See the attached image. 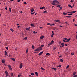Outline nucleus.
<instances>
[{
    "label": "nucleus",
    "instance_id": "nucleus-1",
    "mask_svg": "<svg viewBox=\"0 0 77 77\" xmlns=\"http://www.w3.org/2000/svg\"><path fill=\"white\" fill-rule=\"evenodd\" d=\"M7 66H8L9 68V69L10 70H12V69L11 68L12 67V66H11L10 65H8Z\"/></svg>",
    "mask_w": 77,
    "mask_h": 77
},
{
    "label": "nucleus",
    "instance_id": "nucleus-2",
    "mask_svg": "<svg viewBox=\"0 0 77 77\" xmlns=\"http://www.w3.org/2000/svg\"><path fill=\"white\" fill-rule=\"evenodd\" d=\"M5 73L6 74V76H8V75H9V74L8 73V72L7 71H5Z\"/></svg>",
    "mask_w": 77,
    "mask_h": 77
},
{
    "label": "nucleus",
    "instance_id": "nucleus-3",
    "mask_svg": "<svg viewBox=\"0 0 77 77\" xmlns=\"http://www.w3.org/2000/svg\"><path fill=\"white\" fill-rule=\"evenodd\" d=\"M23 67V64L22 63H20V69H21Z\"/></svg>",
    "mask_w": 77,
    "mask_h": 77
},
{
    "label": "nucleus",
    "instance_id": "nucleus-4",
    "mask_svg": "<svg viewBox=\"0 0 77 77\" xmlns=\"http://www.w3.org/2000/svg\"><path fill=\"white\" fill-rule=\"evenodd\" d=\"M53 2H55V3H56L57 4H59V2L57 0L53 1Z\"/></svg>",
    "mask_w": 77,
    "mask_h": 77
},
{
    "label": "nucleus",
    "instance_id": "nucleus-5",
    "mask_svg": "<svg viewBox=\"0 0 77 77\" xmlns=\"http://www.w3.org/2000/svg\"><path fill=\"white\" fill-rule=\"evenodd\" d=\"M38 51L42 50V48L41 47L38 48Z\"/></svg>",
    "mask_w": 77,
    "mask_h": 77
},
{
    "label": "nucleus",
    "instance_id": "nucleus-6",
    "mask_svg": "<svg viewBox=\"0 0 77 77\" xmlns=\"http://www.w3.org/2000/svg\"><path fill=\"white\" fill-rule=\"evenodd\" d=\"M43 53V51H42L41 52H40V53L38 54V55L39 56H41V55Z\"/></svg>",
    "mask_w": 77,
    "mask_h": 77
},
{
    "label": "nucleus",
    "instance_id": "nucleus-7",
    "mask_svg": "<svg viewBox=\"0 0 77 77\" xmlns=\"http://www.w3.org/2000/svg\"><path fill=\"white\" fill-rule=\"evenodd\" d=\"M46 8L45 7H44V6H43V7H41L40 8V9H45Z\"/></svg>",
    "mask_w": 77,
    "mask_h": 77
},
{
    "label": "nucleus",
    "instance_id": "nucleus-8",
    "mask_svg": "<svg viewBox=\"0 0 77 77\" xmlns=\"http://www.w3.org/2000/svg\"><path fill=\"white\" fill-rule=\"evenodd\" d=\"M54 21H55L57 23V22H58L59 23H60V20H55Z\"/></svg>",
    "mask_w": 77,
    "mask_h": 77
},
{
    "label": "nucleus",
    "instance_id": "nucleus-9",
    "mask_svg": "<svg viewBox=\"0 0 77 77\" xmlns=\"http://www.w3.org/2000/svg\"><path fill=\"white\" fill-rule=\"evenodd\" d=\"M31 11L32 13L33 12V11H34V9H33V8H32V9L30 10Z\"/></svg>",
    "mask_w": 77,
    "mask_h": 77
},
{
    "label": "nucleus",
    "instance_id": "nucleus-10",
    "mask_svg": "<svg viewBox=\"0 0 77 77\" xmlns=\"http://www.w3.org/2000/svg\"><path fill=\"white\" fill-rule=\"evenodd\" d=\"M10 59L12 60L13 61H15V59L14 58H11Z\"/></svg>",
    "mask_w": 77,
    "mask_h": 77
},
{
    "label": "nucleus",
    "instance_id": "nucleus-11",
    "mask_svg": "<svg viewBox=\"0 0 77 77\" xmlns=\"http://www.w3.org/2000/svg\"><path fill=\"white\" fill-rule=\"evenodd\" d=\"M30 25H31V26L35 27V25L34 24H33L32 23L30 24Z\"/></svg>",
    "mask_w": 77,
    "mask_h": 77
},
{
    "label": "nucleus",
    "instance_id": "nucleus-12",
    "mask_svg": "<svg viewBox=\"0 0 77 77\" xmlns=\"http://www.w3.org/2000/svg\"><path fill=\"white\" fill-rule=\"evenodd\" d=\"M35 75H36L37 76H38V74L37 72H35Z\"/></svg>",
    "mask_w": 77,
    "mask_h": 77
},
{
    "label": "nucleus",
    "instance_id": "nucleus-13",
    "mask_svg": "<svg viewBox=\"0 0 77 77\" xmlns=\"http://www.w3.org/2000/svg\"><path fill=\"white\" fill-rule=\"evenodd\" d=\"M5 55L7 56V51H5Z\"/></svg>",
    "mask_w": 77,
    "mask_h": 77
},
{
    "label": "nucleus",
    "instance_id": "nucleus-14",
    "mask_svg": "<svg viewBox=\"0 0 77 77\" xmlns=\"http://www.w3.org/2000/svg\"><path fill=\"white\" fill-rule=\"evenodd\" d=\"M52 69H54V70L55 71H56L57 70V69L56 68H53Z\"/></svg>",
    "mask_w": 77,
    "mask_h": 77
},
{
    "label": "nucleus",
    "instance_id": "nucleus-15",
    "mask_svg": "<svg viewBox=\"0 0 77 77\" xmlns=\"http://www.w3.org/2000/svg\"><path fill=\"white\" fill-rule=\"evenodd\" d=\"M64 43H62L61 44V45H62V47H64V45L63 44Z\"/></svg>",
    "mask_w": 77,
    "mask_h": 77
},
{
    "label": "nucleus",
    "instance_id": "nucleus-16",
    "mask_svg": "<svg viewBox=\"0 0 77 77\" xmlns=\"http://www.w3.org/2000/svg\"><path fill=\"white\" fill-rule=\"evenodd\" d=\"M44 38V36H42L40 38L42 40V39H43Z\"/></svg>",
    "mask_w": 77,
    "mask_h": 77
},
{
    "label": "nucleus",
    "instance_id": "nucleus-17",
    "mask_svg": "<svg viewBox=\"0 0 77 77\" xmlns=\"http://www.w3.org/2000/svg\"><path fill=\"white\" fill-rule=\"evenodd\" d=\"M38 51V48H36L35 50H34L35 51Z\"/></svg>",
    "mask_w": 77,
    "mask_h": 77
},
{
    "label": "nucleus",
    "instance_id": "nucleus-18",
    "mask_svg": "<svg viewBox=\"0 0 77 77\" xmlns=\"http://www.w3.org/2000/svg\"><path fill=\"white\" fill-rule=\"evenodd\" d=\"M68 6L69 7H70V8H72V6H71L70 5H68Z\"/></svg>",
    "mask_w": 77,
    "mask_h": 77
},
{
    "label": "nucleus",
    "instance_id": "nucleus-19",
    "mask_svg": "<svg viewBox=\"0 0 77 77\" xmlns=\"http://www.w3.org/2000/svg\"><path fill=\"white\" fill-rule=\"evenodd\" d=\"M60 61L61 62H63V60L61 59H60Z\"/></svg>",
    "mask_w": 77,
    "mask_h": 77
},
{
    "label": "nucleus",
    "instance_id": "nucleus-20",
    "mask_svg": "<svg viewBox=\"0 0 77 77\" xmlns=\"http://www.w3.org/2000/svg\"><path fill=\"white\" fill-rule=\"evenodd\" d=\"M55 2H52V4L54 5H56L55 4Z\"/></svg>",
    "mask_w": 77,
    "mask_h": 77
},
{
    "label": "nucleus",
    "instance_id": "nucleus-21",
    "mask_svg": "<svg viewBox=\"0 0 77 77\" xmlns=\"http://www.w3.org/2000/svg\"><path fill=\"white\" fill-rule=\"evenodd\" d=\"M26 30H28V31H30V29H29V28H26Z\"/></svg>",
    "mask_w": 77,
    "mask_h": 77
},
{
    "label": "nucleus",
    "instance_id": "nucleus-22",
    "mask_svg": "<svg viewBox=\"0 0 77 77\" xmlns=\"http://www.w3.org/2000/svg\"><path fill=\"white\" fill-rule=\"evenodd\" d=\"M54 35V33H52V34L51 35V37L53 38V35Z\"/></svg>",
    "mask_w": 77,
    "mask_h": 77
},
{
    "label": "nucleus",
    "instance_id": "nucleus-23",
    "mask_svg": "<svg viewBox=\"0 0 77 77\" xmlns=\"http://www.w3.org/2000/svg\"><path fill=\"white\" fill-rule=\"evenodd\" d=\"M11 76L12 77L14 75H13V73H11Z\"/></svg>",
    "mask_w": 77,
    "mask_h": 77
},
{
    "label": "nucleus",
    "instance_id": "nucleus-24",
    "mask_svg": "<svg viewBox=\"0 0 77 77\" xmlns=\"http://www.w3.org/2000/svg\"><path fill=\"white\" fill-rule=\"evenodd\" d=\"M69 67V65L67 66H66V69H67Z\"/></svg>",
    "mask_w": 77,
    "mask_h": 77
},
{
    "label": "nucleus",
    "instance_id": "nucleus-25",
    "mask_svg": "<svg viewBox=\"0 0 77 77\" xmlns=\"http://www.w3.org/2000/svg\"><path fill=\"white\" fill-rule=\"evenodd\" d=\"M54 42V41L53 40H52L51 42V45H52V44Z\"/></svg>",
    "mask_w": 77,
    "mask_h": 77
},
{
    "label": "nucleus",
    "instance_id": "nucleus-26",
    "mask_svg": "<svg viewBox=\"0 0 77 77\" xmlns=\"http://www.w3.org/2000/svg\"><path fill=\"white\" fill-rule=\"evenodd\" d=\"M2 63H5V61L4 60H2Z\"/></svg>",
    "mask_w": 77,
    "mask_h": 77
},
{
    "label": "nucleus",
    "instance_id": "nucleus-27",
    "mask_svg": "<svg viewBox=\"0 0 77 77\" xmlns=\"http://www.w3.org/2000/svg\"><path fill=\"white\" fill-rule=\"evenodd\" d=\"M57 67H59V68H61V65H59L58 66H57Z\"/></svg>",
    "mask_w": 77,
    "mask_h": 77
},
{
    "label": "nucleus",
    "instance_id": "nucleus-28",
    "mask_svg": "<svg viewBox=\"0 0 77 77\" xmlns=\"http://www.w3.org/2000/svg\"><path fill=\"white\" fill-rule=\"evenodd\" d=\"M63 14L64 15H66V14H67V13L63 12Z\"/></svg>",
    "mask_w": 77,
    "mask_h": 77
},
{
    "label": "nucleus",
    "instance_id": "nucleus-29",
    "mask_svg": "<svg viewBox=\"0 0 77 77\" xmlns=\"http://www.w3.org/2000/svg\"><path fill=\"white\" fill-rule=\"evenodd\" d=\"M47 24L48 25L50 26L51 24L50 23H47Z\"/></svg>",
    "mask_w": 77,
    "mask_h": 77
},
{
    "label": "nucleus",
    "instance_id": "nucleus-30",
    "mask_svg": "<svg viewBox=\"0 0 77 77\" xmlns=\"http://www.w3.org/2000/svg\"><path fill=\"white\" fill-rule=\"evenodd\" d=\"M66 17L67 18H70V17H71V16H66Z\"/></svg>",
    "mask_w": 77,
    "mask_h": 77
},
{
    "label": "nucleus",
    "instance_id": "nucleus-31",
    "mask_svg": "<svg viewBox=\"0 0 77 77\" xmlns=\"http://www.w3.org/2000/svg\"><path fill=\"white\" fill-rule=\"evenodd\" d=\"M9 11H10V12H11L12 11L11 10V8H9Z\"/></svg>",
    "mask_w": 77,
    "mask_h": 77
},
{
    "label": "nucleus",
    "instance_id": "nucleus-32",
    "mask_svg": "<svg viewBox=\"0 0 77 77\" xmlns=\"http://www.w3.org/2000/svg\"><path fill=\"white\" fill-rule=\"evenodd\" d=\"M73 75H75L76 74V72H73Z\"/></svg>",
    "mask_w": 77,
    "mask_h": 77
},
{
    "label": "nucleus",
    "instance_id": "nucleus-33",
    "mask_svg": "<svg viewBox=\"0 0 77 77\" xmlns=\"http://www.w3.org/2000/svg\"><path fill=\"white\" fill-rule=\"evenodd\" d=\"M10 30H11V31L12 32L14 31V30L12 29H10Z\"/></svg>",
    "mask_w": 77,
    "mask_h": 77
},
{
    "label": "nucleus",
    "instance_id": "nucleus-34",
    "mask_svg": "<svg viewBox=\"0 0 77 77\" xmlns=\"http://www.w3.org/2000/svg\"><path fill=\"white\" fill-rule=\"evenodd\" d=\"M76 12V11H72V13H75V12Z\"/></svg>",
    "mask_w": 77,
    "mask_h": 77
},
{
    "label": "nucleus",
    "instance_id": "nucleus-35",
    "mask_svg": "<svg viewBox=\"0 0 77 77\" xmlns=\"http://www.w3.org/2000/svg\"><path fill=\"white\" fill-rule=\"evenodd\" d=\"M43 12L44 13H47L48 12L47 11H45Z\"/></svg>",
    "mask_w": 77,
    "mask_h": 77
},
{
    "label": "nucleus",
    "instance_id": "nucleus-36",
    "mask_svg": "<svg viewBox=\"0 0 77 77\" xmlns=\"http://www.w3.org/2000/svg\"><path fill=\"white\" fill-rule=\"evenodd\" d=\"M44 46V45H41V48H43V47Z\"/></svg>",
    "mask_w": 77,
    "mask_h": 77
},
{
    "label": "nucleus",
    "instance_id": "nucleus-37",
    "mask_svg": "<svg viewBox=\"0 0 77 77\" xmlns=\"http://www.w3.org/2000/svg\"><path fill=\"white\" fill-rule=\"evenodd\" d=\"M22 75H18V77H21Z\"/></svg>",
    "mask_w": 77,
    "mask_h": 77
},
{
    "label": "nucleus",
    "instance_id": "nucleus-38",
    "mask_svg": "<svg viewBox=\"0 0 77 77\" xmlns=\"http://www.w3.org/2000/svg\"><path fill=\"white\" fill-rule=\"evenodd\" d=\"M52 45V44H51V43H49V44H48V46H50V45Z\"/></svg>",
    "mask_w": 77,
    "mask_h": 77
},
{
    "label": "nucleus",
    "instance_id": "nucleus-39",
    "mask_svg": "<svg viewBox=\"0 0 77 77\" xmlns=\"http://www.w3.org/2000/svg\"><path fill=\"white\" fill-rule=\"evenodd\" d=\"M61 6V5H58L57 6V7H60Z\"/></svg>",
    "mask_w": 77,
    "mask_h": 77
},
{
    "label": "nucleus",
    "instance_id": "nucleus-40",
    "mask_svg": "<svg viewBox=\"0 0 77 77\" xmlns=\"http://www.w3.org/2000/svg\"><path fill=\"white\" fill-rule=\"evenodd\" d=\"M34 46H33V45H32V49H34Z\"/></svg>",
    "mask_w": 77,
    "mask_h": 77
},
{
    "label": "nucleus",
    "instance_id": "nucleus-41",
    "mask_svg": "<svg viewBox=\"0 0 77 77\" xmlns=\"http://www.w3.org/2000/svg\"><path fill=\"white\" fill-rule=\"evenodd\" d=\"M71 40V38H68V39H67V40L68 41H69Z\"/></svg>",
    "mask_w": 77,
    "mask_h": 77
},
{
    "label": "nucleus",
    "instance_id": "nucleus-42",
    "mask_svg": "<svg viewBox=\"0 0 77 77\" xmlns=\"http://www.w3.org/2000/svg\"><path fill=\"white\" fill-rule=\"evenodd\" d=\"M57 48V47H54L53 50H55Z\"/></svg>",
    "mask_w": 77,
    "mask_h": 77
},
{
    "label": "nucleus",
    "instance_id": "nucleus-43",
    "mask_svg": "<svg viewBox=\"0 0 77 77\" xmlns=\"http://www.w3.org/2000/svg\"><path fill=\"white\" fill-rule=\"evenodd\" d=\"M72 13H71V14H68V16L72 15Z\"/></svg>",
    "mask_w": 77,
    "mask_h": 77
},
{
    "label": "nucleus",
    "instance_id": "nucleus-44",
    "mask_svg": "<svg viewBox=\"0 0 77 77\" xmlns=\"http://www.w3.org/2000/svg\"><path fill=\"white\" fill-rule=\"evenodd\" d=\"M46 55H50V54L49 53H47L46 54Z\"/></svg>",
    "mask_w": 77,
    "mask_h": 77
},
{
    "label": "nucleus",
    "instance_id": "nucleus-45",
    "mask_svg": "<svg viewBox=\"0 0 77 77\" xmlns=\"http://www.w3.org/2000/svg\"><path fill=\"white\" fill-rule=\"evenodd\" d=\"M41 69L42 70H44V69L43 68H42V67L41 68Z\"/></svg>",
    "mask_w": 77,
    "mask_h": 77
},
{
    "label": "nucleus",
    "instance_id": "nucleus-46",
    "mask_svg": "<svg viewBox=\"0 0 77 77\" xmlns=\"http://www.w3.org/2000/svg\"><path fill=\"white\" fill-rule=\"evenodd\" d=\"M27 37H26L25 38H24V39H25L26 40H27Z\"/></svg>",
    "mask_w": 77,
    "mask_h": 77
},
{
    "label": "nucleus",
    "instance_id": "nucleus-47",
    "mask_svg": "<svg viewBox=\"0 0 77 77\" xmlns=\"http://www.w3.org/2000/svg\"><path fill=\"white\" fill-rule=\"evenodd\" d=\"M73 77H77V75H74Z\"/></svg>",
    "mask_w": 77,
    "mask_h": 77
},
{
    "label": "nucleus",
    "instance_id": "nucleus-48",
    "mask_svg": "<svg viewBox=\"0 0 77 77\" xmlns=\"http://www.w3.org/2000/svg\"><path fill=\"white\" fill-rule=\"evenodd\" d=\"M63 8L62 7H60V10H62V9Z\"/></svg>",
    "mask_w": 77,
    "mask_h": 77
},
{
    "label": "nucleus",
    "instance_id": "nucleus-49",
    "mask_svg": "<svg viewBox=\"0 0 77 77\" xmlns=\"http://www.w3.org/2000/svg\"><path fill=\"white\" fill-rule=\"evenodd\" d=\"M31 75H34V74L33 73H31Z\"/></svg>",
    "mask_w": 77,
    "mask_h": 77
},
{
    "label": "nucleus",
    "instance_id": "nucleus-50",
    "mask_svg": "<svg viewBox=\"0 0 77 77\" xmlns=\"http://www.w3.org/2000/svg\"><path fill=\"white\" fill-rule=\"evenodd\" d=\"M5 48L7 49V50H8V47H5Z\"/></svg>",
    "mask_w": 77,
    "mask_h": 77
},
{
    "label": "nucleus",
    "instance_id": "nucleus-51",
    "mask_svg": "<svg viewBox=\"0 0 77 77\" xmlns=\"http://www.w3.org/2000/svg\"><path fill=\"white\" fill-rule=\"evenodd\" d=\"M68 14H69V13H72V12H69L67 13Z\"/></svg>",
    "mask_w": 77,
    "mask_h": 77
},
{
    "label": "nucleus",
    "instance_id": "nucleus-52",
    "mask_svg": "<svg viewBox=\"0 0 77 77\" xmlns=\"http://www.w3.org/2000/svg\"><path fill=\"white\" fill-rule=\"evenodd\" d=\"M24 4L26 5L27 4V3L26 2H24Z\"/></svg>",
    "mask_w": 77,
    "mask_h": 77
},
{
    "label": "nucleus",
    "instance_id": "nucleus-53",
    "mask_svg": "<svg viewBox=\"0 0 77 77\" xmlns=\"http://www.w3.org/2000/svg\"><path fill=\"white\" fill-rule=\"evenodd\" d=\"M5 9L6 10H8V8H7V7H6L5 8Z\"/></svg>",
    "mask_w": 77,
    "mask_h": 77
},
{
    "label": "nucleus",
    "instance_id": "nucleus-54",
    "mask_svg": "<svg viewBox=\"0 0 77 77\" xmlns=\"http://www.w3.org/2000/svg\"><path fill=\"white\" fill-rule=\"evenodd\" d=\"M28 52V50H27L26 51V53H27Z\"/></svg>",
    "mask_w": 77,
    "mask_h": 77
},
{
    "label": "nucleus",
    "instance_id": "nucleus-55",
    "mask_svg": "<svg viewBox=\"0 0 77 77\" xmlns=\"http://www.w3.org/2000/svg\"><path fill=\"white\" fill-rule=\"evenodd\" d=\"M20 1V0H17V2H19Z\"/></svg>",
    "mask_w": 77,
    "mask_h": 77
},
{
    "label": "nucleus",
    "instance_id": "nucleus-56",
    "mask_svg": "<svg viewBox=\"0 0 77 77\" xmlns=\"http://www.w3.org/2000/svg\"><path fill=\"white\" fill-rule=\"evenodd\" d=\"M65 23L66 24H68V22H65Z\"/></svg>",
    "mask_w": 77,
    "mask_h": 77
},
{
    "label": "nucleus",
    "instance_id": "nucleus-57",
    "mask_svg": "<svg viewBox=\"0 0 77 77\" xmlns=\"http://www.w3.org/2000/svg\"><path fill=\"white\" fill-rule=\"evenodd\" d=\"M17 48H15V50H17Z\"/></svg>",
    "mask_w": 77,
    "mask_h": 77
},
{
    "label": "nucleus",
    "instance_id": "nucleus-58",
    "mask_svg": "<svg viewBox=\"0 0 77 77\" xmlns=\"http://www.w3.org/2000/svg\"><path fill=\"white\" fill-rule=\"evenodd\" d=\"M70 2H73V0H71V1H70Z\"/></svg>",
    "mask_w": 77,
    "mask_h": 77
},
{
    "label": "nucleus",
    "instance_id": "nucleus-59",
    "mask_svg": "<svg viewBox=\"0 0 77 77\" xmlns=\"http://www.w3.org/2000/svg\"><path fill=\"white\" fill-rule=\"evenodd\" d=\"M71 55H74V53H71Z\"/></svg>",
    "mask_w": 77,
    "mask_h": 77
},
{
    "label": "nucleus",
    "instance_id": "nucleus-60",
    "mask_svg": "<svg viewBox=\"0 0 77 77\" xmlns=\"http://www.w3.org/2000/svg\"><path fill=\"white\" fill-rule=\"evenodd\" d=\"M35 13H31V14H35Z\"/></svg>",
    "mask_w": 77,
    "mask_h": 77
},
{
    "label": "nucleus",
    "instance_id": "nucleus-61",
    "mask_svg": "<svg viewBox=\"0 0 77 77\" xmlns=\"http://www.w3.org/2000/svg\"><path fill=\"white\" fill-rule=\"evenodd\" d=\"M62 57V56H59V58H60Z\"/></svg>",
    "mask_w": 77,
    "mask_h": 77
},
{
    "label": "nucleus",
    "instance_id": "nucleus-62",
    "mask_svg": "<svg viewBox=\"0 0 77 77\" xmlns=\"http://www.w3.org/2000/svg\"><path fill=\"white\" fill-rule=\"evenodd\" d=\"M68 48H66V51H68Z\"/></svg>",
    "mask_w": 77,
    "mask_h": 77
},
{
    "label": "nucleus",
    "instance_id": "nucleus-63",
    "mask_svg": "<svg viewBox=\"0 0 77 77\" xmlns=\"http://www.w3.org/2000/svg\"><path fill=\"white\" fill-rule=\"evenodd\" d=\"M75 26H77V24H75Z\"/></svg>",
    "mask_w": 77,
    "mask_h": 77
},
{
    "label": "nucleus",
    "instance_id": "nucleus-64",
    "mask_svg": "<svg viewBox=\"0 0 77 77\" xmlns=\"http://www.w3.org/2000/svg\"><path fill=\"white\" fill-rule=\"evenodd\" d=\"M76 39H77V35H76Z\"/></svg>",
    "mask_w": 77,
    "mask_h": 77
}]
</instances>
